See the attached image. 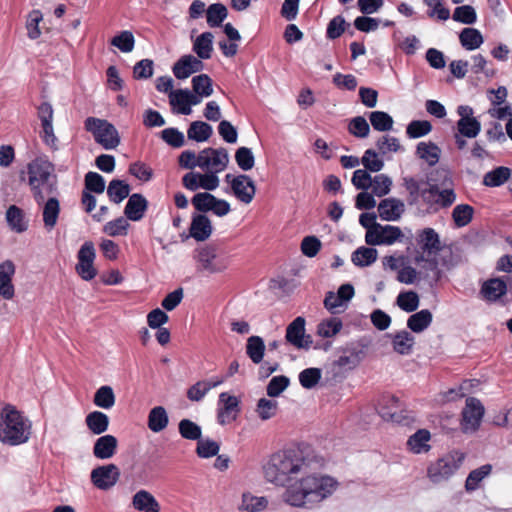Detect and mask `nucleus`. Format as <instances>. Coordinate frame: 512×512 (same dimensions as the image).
I'll return each instance as SVG.
<instances>
[{
  "instance_id": "72a5a7b5",
  "label": "nucleus",
  "mask_w": 512,
  "mask_h": 512,
  "mask_svg": "<svg viewBox=\"0 0 512 512\" xmlns=\"http://www.w3.org/2000/svg\"><path fill=\"white\" fill-rule=\"evenodd\" d=\"M6 220L9 227L17 233H22L28 228V223L25 220L23 210L16 205H11L7 209Z\"/></svg>"
},
{
  "instance_id": "7c9ffc66",
  "label": "nucleus",
  "mask_w": 512,
  "mask_h": 512,
  "mask_svg": "<svg viewBox=\"0 0 512 512\" xmlns=\"http://www.w3.org/2000/svg\"><path fill=\"white\" fill-rule=\"evenodd\" d=\"M213 38L214 36L211 32H203L196 38L193 44V51L197 54L198 59L207 60L211 58Z\"/></svg>"
},
{
  "instance_id": "4be33fe9",
  "label": "nucleus",
  "mask_w": 512,
  "mask_h": 512,
  "mask_svg": "<svg viewBox=\"0 0 512 512\" xmlns=\"http://www.w3.org/2000/svg\"><path fill=\"white\" fill-rule=\"evenodd\" d=\"M31 194L38 205H41L49 197L58 194V181L57 178L49 179L45 181H39L38 183L29 184Z\"/></svg>"
},
{
  "instance_id": "dca6fc26",
  "label": "nucleus",
  "mask_w": 512,
  "mask_h": 512,
  "mask_svg": "<svg viewBox=\"0 0 512 512\" xmlns=\"http://www.w3.org/2000/svg\"><path fill=\"white\" fill-rule=\"evenodd\" d=\"M231 190L234 196L244 204L251 203L256 193L254 181L246 174L237 175L233 179Z\"/></svg>"
},
{
  "instance_id": "6e6552de",
  "label": "nucleus",
  "mask_w": 512,
  "mask_h": 512,
  "mask_svg": "<svg viewBox=\"0 0 512 512\" xmlns=\"http://www.w3.org/2000/svg\"><path fill=\"white\" fill-rule=\"evenodd\" d=\"M228 163L229 155L225 148H205L198 154V167L208 172H222Z\"/></svg>"
},
{
  "instance_id": "bb28decb",
  "label": "nucleus",
  "mask_w": 512,
  "mask_h": 512,
  "mask_svg": "<svg viewBox=\"0 0 512 512\" xmlns=\"http://www.w3.org/2000/svg\"><path fill=\"white\" fill-rule=\"evenodd\" d=\"M133 507L142 512H159L160 505L155 497L146 490H140L132 498Z\"/></svg>"
},
{
  "instance_id": "ddd939ff",
  "label": "nucleus",
  "mask_w": 512,
  "mask_h": 512,
  "mask_svg": "<svg viewBox=\"0 0 512 512\" xmlns=\"http://www.w3.org/2000/svg\"><path fill=\"white\" fill-rule=\"evenodd\" d=\"M91 482L100 490L112 488L120 477V470L115 464H107L91 471Z\"/></svg>"
},
{
  "instance_id": "c9c22d12",
  "label": "nucleus",
  "mask_w": 512,
  "mask_h": 512,
  "mask_svg": "<svg viewBox=\"0 0 512 512\" xmlns=\"http://www.w3.org/2000/svg\"><path fill=\"white\" fill-rule=\"evenodd\" d=\"M510 176V168L499 166L484 175L483 184L488 187H499L507 182Z\"/></svg>"
},
{
  "instance_id": "c756f323",
  "label": "nucleus",
  "mask_w": 512,
  "mask_h": 512,
  "mask_svg": "<svg viewBox=\"0 0 512 512\" xmlns=\"http://www.w3.org/2000/svg\"><path fill=\"white\" fill-rule=\"evenodd\" d=\"M85 423L91 433L101 435L108 430L109 417L101 411H93L86 416Z\"/></svg>"
},
{
  "instance_id": "c03bdc74",
  "label": "nucleus",
  "mask_w": 512,
  "mask_h": 512,
  "mask_svg": "<svg viewBox=\"0 0 512 512\" xmlns=\"http://www.w3.org/2000/svg\"><path fill=\"white\" fill-rule=\"evenodd\" d=\"M228 10L225 5L221 3L211 4L206 11L207 24L210 27H218L226 19Z\"/></svg>"
},
{
  "instance_id": "49530a36",
  "label": "nucleus",
  "mask_w": 512,
  "mask_h": 512,
  "mask_svg": "<svg viewBox=\"0 0 512 512\" xmlns=\"http://www.w3.org/2000/svg\"><path fill=\"white\" fill-rule=\"evenodd\" d=\"M492 471V465L485 464L481 467L472 470L465 482V489L467 491H474L478 488L479 483L487 477Z\"/></svg>"
},
{
  "instance_id": "f3484780",
  "label": "nucleus",
  "mask_w": 512,
  "mask_h": 512,
  "mask_svg": "<svg viewBox=\"0 0 512 512\" xmlns=\"http://www.w3.org/2000/svg\"><path fill=\"white\" fill-rule=\"evenodd\" d=\"M359 362L360 359L358 353H351L350 355L340 356L336 361L332 363L330 370H327V381H338L343 379L344 372L355 368Z\"/></svg>"
},
{
  "instance_id": "c85d7f7f",
  "label": "nucleus",
  "mask_w": 512,
  "mask_h": 512,
  "mask_svg": "<svg viewBox=\"0 0 512 512\" xmlns=\"http://www.w3.org/2000/svg\"><path fill=\"white\" fill-rule=\"evenodd\" d=\"M433 315L430 310L423 309L412 314L407 320V327L414 333H421L432 323Z\"/></svg>"
},
{
  "instance_id": "5fc2aeb1",
  "label": "nucleus",
  "mask_w": 512,
  "mask_h": 512,
  "mask_svg": "<svg viewBox=\"0 0 512 512\" xmlns=\"http://www.w3.org/2000/svg\"><path fill=\"white\" fill-rule=\"evenodd\" d=\"M129 222L127 218L118 217L115 220L107 222L103 226V232L111 237L124 236L127 234Z\"/></svg>"
},
{
  "instance_id": "2eb2a0df",
  "label": "nucleus",
  "mask_w": 512,
  "mask_h": 512,
  "mask_svg": "<svg viewBox=\"0 0 512 512\" xmlns=\"http://www.w3.org/2000/svg\"><path fill=\"white\" fill-rule=\"evenodd\" d=\"M28 184L38 183L57 178L54 173V165L47 158L38 157L27 166Z\"/></svg>"
},
{
  "instance_id": "69168bd1",
  "label": "nucleus",
  "mask_w": 512,
  "mask_h": 512,
  "mask_svg": "<svg viewBox=\"0 0 512 512\" xmlns=\"http://www.w3.org/2000/svg\"><path fill=\"white\" fill-rule=\"evenodd\" d=\"M372 193L378 197L387 195L392 186V180L385 174L376 175L372 178Z\"/></svg>"
},
{
  "instance_id": "3c124183",
  "label": "nucleus",
  "mask_w": 512,
  "mask_h": 512,
  "mask_svg": "<svg viewBox=\"0 0 512 512\" xmlns=\"http://www.w3.org/2000/svg\"><path fill=\"white\" fill-rule=\"evenodd\" d=\"M376 228H379V232L382 237L381 240L378 241V243H381L382 245H391L395 243L397 240H400V238L403 236L401 229L397 226H382L381 224H378L376 225ZM373 242L377 243L376 240H373Z\"/></svg>"
},
{
  "instance_id": "603ef678",
  "label": "nucleus",
  "mask_w": 512,
  "mask_h": 512,
  "mask_svg": "<svg viewBox=\"0 0 512 512\" xmlns=\"http://www.w3.org/2000/svg\"><path fill=\"white\" fill-rule=\"evenodd\" d=\"M452 19L462 24L471 25L477 20V13L473 6L462 5L455 8Z\"/></svg>"
},
{
  "instance_id": "58836bf2",
  "label": "nucleus",
  "mask_w": 512,
  "mask_h": 512,
  "mask_svg": "<svg viewBox=\"0 0 512 512\" xmlns=\"http://www.w3.org/2000/svg\"><path fill=\"white\" fill-rule=\"evenodd\" d=\"M378 252L372 247H359L352 253L351 260L355 266H370L377 260Z\"/></svg>"
},
{
  "instance_id": "f257e3e1",
  "label": "nucleus",
  "mask_w": 512,
  "mask_h": 512,
  "mask_svg": "<svg viewBox=\"0 0 512 512\" xmlns=\"http://www.w3.org/2000/svg\"><path fill=\"white\" fill-rule=\"evenodd\" d=\"M265 479L276 486L286 487L282 500L293 507H304L320 497V457L309 445L279 450L263 466Z\"/></svg>"
},
{
  "instance_id": "37998d69",
  "label": "nucleus",
  "mask_w": 512,
  "mask_h": 512,
  "mask_svg": "<svg viewBox=\"0 0 512 512\" xmlns=\"http://www.w3.org/2000/svg\"><path fill=\"white\" fill-rule=\"evenodd\" d=\"M369 120L372 127L379 132L390 131L394 124L393 118L384 111H372Z\"/></svg>"
},
{
  "instance_id": "4468645a",
  "label": "nucleus",
  "mask_w": 512,
  "mask_h": 512,
  "mask_svg": "<svg viewBox=\"0 0 512 512\" xmlns=\"http://www.w3.org/2000/svg\"><path fill=\"white\" fill-rule=\"evenodd\" d=\"M508 288L512 289V276L494 277L482 284L480 293L486 300L494 302L504 296Z\"/></svg>"
},
{
  "instance_id": "ea45409f",
  "label": "nucleus",
  "mask_w": 512,
  "mask_h": 512,
  "mask_svg": "<svg viewBox=\"0 0 512 512\" xmlns=\"http://www.w3.org/2000/svg\"><path fill=\"white\" fill-rule=\"evenodd\" d=\"M430 432L426 429H419L411 435L407 441V445L414 453L427 452L430 446L427 442L430 440Z\"/></svg>"
},
{
  "instance_id": "39448f33",
  "label": "nucleus",
  "mask_w": 512,
  "mask_h": 512,
  "mask_svg": "<svg viewBox=\"0 0 512 512\" xmlns=\"http://www.w3.org/2000/svg\"><path fill=\"white\" fill-rule=\"evenodd\" d=\"M85 129L92 133L94 140L104 149H115L120 144V136L113 124L104 119L88 117Z\"/></svg>"
},
{
  "instance_id": "680f3d73",
  "label": "nucleus",
  "mask_w": 512,
  "mask_h": 512,
  "mask_svg": "<svg viewBox=\"0 0 512 512\" xmlns=\"http://www.w3.org/2000/svg\"><path fill=\"white\" fill-rule=\"evenodd\" d=\"M431 130L432 125L429 121L413 120L408 124L406 133L410 138H420L430 133Z\"/></svg>"
},
{
  "instance_id": "09e8293b",
  "label": "nucleus",
  "mask_w": 512,
  "mask_h": 512,
  "mask_svg": "<svg viewBox=\"0 0 512 512\" xmlns=\"http://www.w3.org/2000/svg\"><path fill=\"white\" fill-rule=\"evenodd\" d=\"M474 209L468 204H459L454 207L452 218L457 227L468 225L473 218Z\"/></svg>"
},
{
  "instance_id": "4d7b16f0",
  "label": "nucleus",
  "mask_w": 512,
  "mask_h": 512,
  "mask_svg": "<svg viewBox=\"0 0 512 512\" xmlns=\"http://www.w3.org/2000/svg\"><path fill=\"white\" fill-rule=\"evenodd\" d=\"M268 505V500L265 497H256L250 494H243L242 505L240 509L246 510L247 512H260L264 510Z\"/></svg>"
},
{
  "instance_id": "1a4fd4ad",
  "label": "nucleus",
  "mask_w": 512,
  "mask_h": 512,
  "mask_svg": "<svg viewBox=\"0 0 512 512\" xmlns=\"http://www.w3.org/2000/svg\"><path fill=\"white\" fill-rule=\"evenodd\" d=\"M484 413L485 408L481 401L475 397H468L466 399L465 407L461 412L462 431L464 433L476 432L480 427Z\"/></svg>"
},
{
  "instance_id": "6e6d98bb",
  "label": "nucleus",
  "mask_w": 512,
  "mask_h": 512,
  "mask_svg": "<svg viewBox=\"0 0 512 512\" xmlns=\"http://www.w3.org/2000/svg\"><path fill=\"white\" fill-rule=\"evenodd\" d=\"M111 45L117 47L121 52L129 53L134 49L135 38L132 32L125 30L111 39Z\"/></svg>"
},
{
  "instance_id": "a211bd4d",
  "label": "nucleus",
  "mask_w": 512,
  "mask_h": 512,
  "mask_svg": "<svg viewBox=\"0 0 512 512\" xmlns=\"http://www.w3.org/2000/svg\"><path fill=\"white\" fill-rule=\"evenodd\" d=\"M16 272V266L12 260H5L0 263V296L10 300L15 295L13 276Z\"/></svg>"
},
{
  "instance_id": "f704fd0d",
  "label": "nucleus",
  "mask_w": 512,
  "mask_h": 512,
  "mask_svg": "<svg viewBox=\"0 0 512 512\" xmlns=\"http://www.w3.org/2000/svg\"><path fill=\"white\" fill-rule=\"evenodd\" d=\"M441 150L433 142H420L416 147V155L425 160L429 166H434L440 159Z\"/></svg>"
},
{
  "instance_id": "9d476101",
  "label": "nucleus",
  "mask_w": 512,
  "mask_h": 512,
  "mask_svg": "<svg viewBox=\"0 0 512 512\" xmlns=\"http://www.w3.org/2000/svg\"><path fill=\"white\" fill-rule=\"evenodd\" d=\"M378 413L382 419L397 424L406 425L412 419L408 415V412L403 408L400 400L395 396L384 397L380 404Z\"/></svg>"
},
{
  "instance_id": "052dcab7",
  "label": "nucleus",
  "mask_w": 512,
  "mask_h": 512,
  "mask_svg": "<svg viewBox=\"0 0 512 512\" xmlns=\"http://www.w3.org/2000/svg\"><path fill=\"white\" fill-rule=\"evenodd\" d=\"M348 131L357 138H366L370 133V126L363 116H356L350 120Z\"/></svg>"
},
{
  "instance_id": "f03ea898",
  "label": "nucleus",
  "mask_w": 512,
  "mask_h": 512,
  "mask_svg": "<svg viewBox=\"0 0 512 512\" xmlns=\"http://www.w3.org/2000/svg\"><path fill=\"white\" fill-rule=\"evenodd\" d=\"M31 435V422L12 405L0 409V441L17 446L26 443Z\"/></svg>"
},
{
  "instance_id": "13d9d810",
  "label": "nucleus",
  "mask_w": 512,
  "mask_h": 512,
  "mask_svg": "<svg viewBox=\"0 0 512 512\" xmlns=\"http://www.w3.org/2000/svg\"><path fill=\"white\" fill-rule=\"evenodd\" d=\"M193 91L199 95L208 97L213 93L212 80L206 74H200L192 79Z\"/></svg>"
},
{
  "instance_id": "20e7f679",
  "label": "nucleus",
  "mask_w": 512,
  "mask_h": 512,
  "mask_svg": "<svg viewBox=\"0 0 512 512\" xmlns=\"http://www.w3.org/2000/svg\"><path fill=\"white\" fill-rule=\"evenodd\" d=\"M196 271L200 274L211 275L223 273L229 266V258L220 256L215 245L207 244L194 251Z\"/></svg>"
},
{
  "instance_id": "2f4dec72",
  "label": "nucleus",
  "mask_w": 512,
  "mask_h": 512,
  "mask_svg": "<svg viewBox=\"0 0 512 512\" xmlns=\"http://www.w3.org/2000/svg\"><path fill=\"white\" fill-rule=\"evenodd\" d=\"M169 423L168 415L164 407L156 406L152 408L148 415V428L158 433L164 430Z\"/></svg>"
},
{
  "instance_id": "4c0bfd02",
  "label": "nucleus",
  "mask_w": 512,
  "mask_h": 512,
  "mask_svg": "<svg viewBox=\"0 0 512 512\" xmlns=\"http://www.w3.org/2000/svg\"><path fill=\"white\" fill-rule=\"evenodd\" d=\"M213 133L212 126L203 121H194L187 130L188 139L196 142L207 141Z\"/></svg>"
},
{
  "instance_id": "393cba45",
  "label": "nucleus",
  "mask_w": 512,
  "mask_h": 512,
  "mask_svg": "<svg viewBox=\"0 0 512 512\" xmlns=\"http://www.w3.org/2000/svg\"><path fill=\"white\" fill-rule=\"evenodd\" d=\"M42 217L44 227L47 231H51L57 224V220L60 214V203L55 197H49L43 203Z\"/></svg>"
},
{
  "instance_id": "774afa93",
  "label": "nucleus",
  "mask_w": 512,
  "mask_h": 512,
  "mask_svg": "<svg viewBox=\"0 0 512 512\" xmlns=\"http://www.w3.org/2000/svg\"><path fill=\"white\" fill-rule=\"evenodd\" d=\"M216 197L208 192H200L193 196L192 204L200 212H208L213 209Z\"/></svg>"
},
{
  "instance_id": "79ce46f5",
  "label": "nucleus",
  "mask_w": 512,
  "mask_h": 512,
  "mask_svg": "<svg viewBox=\"0 0 512 512\" xmlns=\"http://www.w3.org/2000/svg\"><path fill=\"white\" fill-rule=\"evenodd\" d=\"M94 404L102 409H110L115 404V394L112 387L108 385L97 389L93 398Z\"/></svg>"
},
{
  "instance_id": "a878e982",
  "label": "nucleus",
  "mask_w": 512,
  "mask_h": 512,
  "mask_svg": "<svg viewBox=\"0 0 512 512\" xmlns=\"http://www.w3.org/2000/svg\"><path fill=\"white\" fill-rule=\"evenodd\" d=\"M189 231L195 240L205 241L212 233L211 221L205 215H196L192 219Z\"/></svg>"
},
{
  "instance_id": "338daca9",
  "label": "nucleus",
  "mask_w": 512,
  "mask_h": 512,
  "mask_svg": "<svg viewBox=\"0 0 512 512\" xmlns=\"http://www.w3.org/2000/svg\"><path fill=\"white\" fill-rule=\"evenodd\" d=\"M220 446L211 439H199L197 443L196 453L200 458H210L218 455Z\"/></svg>"
},
{
  "instance_id": "473e14b6",
  "label": "nucleus",
  "mask_w": 512,
  "mask_h": 512,
  "mask_svg": "<svg viewBox=\"0 0 512 512\" xmlns=\"http://www.w3.org/2000/svg\"><path fill=\"white\" fill-rule=\"evenodd\" d=\"M222 382V379H218L215 381H198L187 390V398L190 401L199 402L212 388L217 387Z\"/></svg>"
},
{
  "instance_id": "e2e57ef3",
  "label": "nucleus",
  "mask_w": 512,
  "mask_h": 512,
  "mask_svg": "<svg viewBox=\"0 0 512 512\" xmlns=\"http://www.w3.org/2000/svg\"><path fill=\"white\" fill-rule=\"evenodd\" d=\"M237 165L243 171H249L254 167L255 158L250 148L240 147L235 152Z\"/></svg>"
},
{
  "instance_id": "6ab92c4d",
  "label": "nucleus",
  "mask_w": 512,
  "mask_h": 512,
  "mask_svg": "<svg viewBox=\"0 0 512 512\" xmlns=\"http://www.w3.org/2000/svg\"><path fill=\"white\" fill-rule=\"evenodd\" d=\"M404 212V202L394 197L383 199L378 204L379 217L384 221H397Z\"/></svg>"
},
{
  "instance_id": "aec40b11",
  "label": "nucleus",
  "mask_w": 512,
  "mask_h": 512,
  "mask_svg": "<svg viewBox=\"0 0 512 512\" xmlns=\"http://www.w3.org/2000/svg\"><path fill=\"white\" fill-rule=\"evenodd\" d=\"M204 64L193 55L182 56L173 66V74L177 79H186L191 74L203 69Z\"/></svg>"
},
{
  "instance_id": "cd10ccee",
  "label": "nucleus",
  "mask_w": 512,
  "mask_h": 512,
  "mask_svg": "<svg viewBox=\"0 0 512 512\" xmlns=\"http://www.w3.org/2000/svg\"><path fill=\"white\" fill-rule=\"evenodd\" d=\"M246 354L254 364L263 362L266 346L262 337L252 335L246 341Z\"/></svg>"
},
{
  "instance_id": "a19ab883",
  "label": "nucleus",
  "mask_w": 512,
  "mask_h": 512,
  "mask_svg": "<svg viewBox=\"0 0 512 512\" xmlns=\"http://www.w3.org/2000/svg\"><path fill=\"white\" fill-rule=\"evenodd\" d=\"M130 186L122 180H112L107 188V195L114 203H120L129 196Z\"/></svg>"
},
{
  "instance_id": "e433bc0d",
  "label": "nucleus",
  "mask_w": 512,
  "mask_h": 512,
  "mask_svg": "<svg viewBox=\"0 0 512 512\" xmlns=\"http://www.w3.org/2000/svg\"><path fill=\"white\" fill-rule=\"evenodd\" d=\"M459 40L461 45L470 51L479 48L484 42L481 32L475 28H464L459 35Z\"/></svg>"
},
{
  "instance_id": "0eeeda50",
  "label": "nucleus",
  "mask_w": 512,
  "mask_h": 512,
  "mask_svg": "<svg viewBox=\"0 0 512 512\" xmlns=\"http://www.w3.org/2000/svg\"><path fill=\"white\" fill-rule=\"evenodd\" d=\"M361 163L365 169L355 170L351 182L357 189L367 191L372 185V177L368 171H381L384 167V162L377 158L375 150L367 149L361 158Z\"/></svg>"
},
{
  "instance_id": "8fccbe9b",
  "label": "nucleus",
  "mask_w": 512,
  "mask_h": 512,
  "mask_svg": "<svg viewBox=\"0 0 512 512\" xmlns=\"http://www.w3.org/2000/svg\"><path fill=\"white\" fill-rule=\"evenodd\" d=\"M457 130L461 136L475 138L481 131V123L475 117L459 119L457 121Z\"/></svg>"
},
{
  "instance_id": "423d86ee",
  "label": "nucleus",
  "mask_w": 512,
  "mask_h": 512,
  "mask_svg": "<svg viewBox=\"0 0 512 512\" xmlns=\"http://www.w3.org/2000/svg\"><path fill=\"white\" fill-rule=\"evenodd\" d=\"M465 459V454L452 451L428 467V477L433 483H440L449 479L458 470Z\"/></svg>"
},
{
  "instance_id": "f8f14e48",
  "label": "nucleus",
  "mask_w": 512,
  "mask_h": 512,
  "mask_svg": "<svg viewBox=\"0 0 512 512\" xmlns=\"http://www.w3.org/2000/svg\"><path fill=\"white\" fill-rule=\"evenodd\" d=\"M95 248L92 242H85L78 251L76 264L77 274L85 281H90L97 275V270L94 267Z\"/></svg>"
},
{
  "instance_id": "de8ad7c7",
  "label": "nucleus",
  "mask_w": 512,
  "mask_h": 512,
  "mask_svg": "<svg viewBox=\"0 0 512 512\" xmlns=\"http://www.w3.org/2000/svg\"><path fill=\"white\" fill-rule=\"evenodd\" d=\"M396 304L405 312L411 313L418 309L420 299L415 291L401 292L396 299Z\"/></svg>"
},
{
  "instance_id": "a18cd8bd",
  "label": "nucleus",
  "mask_w": 512,
  "mask_h": 512,
  "mask_svg": "<svg viewBox=\"0 0 512 512\" xmlns=\"http://www.w3.org/2000/svg\"><path fill=\"white\" fill-rule=\"evenodd\" d=\"M169 102L173 107H177V112L183 115H189L192 109L188 105L187 89H178L170 91Z\"/></svg>"
},
{
  "instance_id": "412c9836",
  "label": "nucleus",
  "mask_w": 512,
  "mask_h": 512,
  "mask_svg": "<svg viewBox=\"0 0 512 512\" xmlns=\"http://www.w3.org/2000/svg\"><path fill=\"white\" fill-rule=\"evenodd\" d=\"M148 208V201L139 193H134L129 196V199L124 208V215L128 220L140 221Z\"/></svg>"
},
{
  "instance_id": "b1692460",
  "label": "nucleus",
  "mask_w": 512,
  "mask_h": 512,
  "mask_svg": "<svg viewBox=\"0 0 512 512\" xmlns=\"http://www.w3.org/2000/svg\"><path fill=\"white\" fill-rule=\"evenodd\" d=\"M392 339V347L394 352L399 355H409L413 351L415 344L414 336L407 330H401L395 334H387Z\"/></svg>"
},
{
  "instance_id": "7ed1b4c3",
  "label": "nucleus",
  "mask_w": 512,
  "mask_h": 512,
  "mask_svg": "<svg viewBox=\"0 0 512 512\" xmlns=\"http://www.w3.org/2000/svg\"><path fill=\"white\" fill-rule=\"evenodd\" d=\"M416 242L421 253L415 256V263L426 262L430 270H437L436 255L443 249L439 234L433 228H424L418 231Z\"/></svg>"
},
{
  "instance_id": "bf43d9fd",
  "label": "nucleus",
  "mask_w": 512,
  "mask_h": 512,
  "mask_svg": "<svg viewBox=\"0 0 512 512\" xmlns=\"http://www.w3.org/2000/svg\"><path fill=\"white\" fill-rule=\"evenodd\" d=\"M349 26L350 24L346 22L342 15H337L328 23L326 36L330 40H335L339 38Z\"/></svg>"
},
{
  "instance_id": "0e129e2a",
  "label": "nucleus",
  "mask_w": 512,
  "mask_h": 512,
  "mask_svg": "<svg viewBox=\"0 0 512 512\" xmlns=\"http://www.w3.org/2000/svg\"><path fill=\"white\" fill-rule=\"evenodd\" d=\"M43 19V15L39 10H33L29 13L26 28L27 35L30 39L35 40L40 37L41 30L39 28V24Z\"/></svg>"
},
{
  "instance_id": "9b49d317",
  "label": "nucleus",
  "mask_w": 512,
  "mask_h": 512,
  "mask_svg": "<svg viewBox=\"0 0 512 512\" xmlns=\"http://www.w3.org/2000/svg\"><path fill=\"white\" fill-rule=\"evenodd\" d=\"M285 341L298 350L310 349L313 341L309 334H306L305 319L296 317L286 328Z\"/></svg>"
},
{
  "instance_id": "864d4df0",
  "label": "nucleus",
  "mask_w": 512,
  "mask_h": 512,
  "mask_svg": "<svg viewBox=\"0 0 512 512\" xmlns=\"http://www.w3.org/2000/svg\"><path fill=\"white\" fill-rule=\"evenodd\" d=\"M182 438L187 440H199L202 435L201 427L189 419H182L178 425Z\"/></svg>"
},
{
  "instance_id": "5701e85b",
  "label": "nucleus",
  "mask_w": 512,
  "mask_h": 512,
  "mask_svg": "<svg viewBox=\"0 0 512 512\" xmlns=\"http://www.w3.org/2000/svg\"><path fill=\"white\" fill-rule=\"evenodd\" d=\"M117 446L118 440L115 436L110 434L100 436L94 443L93 455L101 460L110 459L115 455Z\"/></svg>"
}]
</instances>
